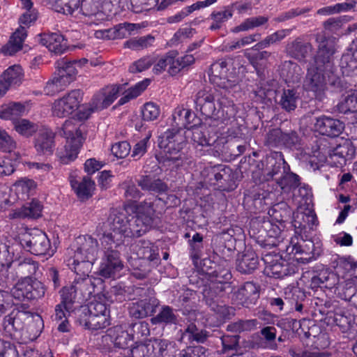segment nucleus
Listing matches in <instances>:
<instances>
[{
  "label": "nucleus",
  "instance_id": "obj_45",
  "mask_svg": "<svg viewBox=\"0 0 357 357\" xmlns=\"http://www.w3.org/2000/svg\"><path fill=\"white\" fill-rule=\"evenodd\" d=\"M272 136H280V140L287 146H296L299 144L300 138L296 132L290 133H282L279 130H273L268 135V139H271Z\"/></svg>",
  "mask_w": 357,
  "mask_h": 357
},
{
  "label": "nucleus",
  "instance_id": "obj_29",
  "mask_svg": "<svg viewBox=\"0 0 357 357\" xmlns=\"http://www.w3.org/2000/svg\"><path fill=\"white\" fill-rule=\"evenodd\" d=\"M268 21V17L266 16H257L246 18L239 25L234 27L231 31L237 33L241 31H248L255 28L263 26Z\"/></svg>",
  "mask_w": 357,
  "mask_h": 357
},
{
  "label": "nucleus",
  "instance_id": "obj_22",
  "mask_svg": "<svg viewBox=\"0 0 357 357\" xmlns=\"http://www.w3.org/2000/svg\"><path fill=\"white\" fill-rule=\"evenodd\" d=\"M26 37V31L24 27H19L12 35L9 42L1 48V52L4 54L8 55L15 54L22 49L23 42Z\"/></svg>",
  "mask_w": 357,
  "mask_h": 357
},
{
  "label": "nucleus",
  "instance_id": "obj_49",
  "mask_svg": "<svg viewBox=\"0 0 357 357\" xmlns=\"http://www.w3.org/2000/svg\"><path fill=\"white\" fill-rule=\"evenodd\" d=\"M261 35L259 33H254L246 36L241 39L227 43L225 46V49L227 52H231L236 49H240L244 46L250 45L251 43L258 40Z\"/></svg>",
  "mask_w": 357,
  "mask_h": 357
},
{
  "label": "nucleus",
  "instance_id": "obj_17",
  "mask_svg": "<svg viewBox=\"0 0 357 357\" xmlns=\"http://www.w3.org/2000/svg\"><path fill=\"white\" fill-rule=\"evenodd\" d=\"M107 108L104 98L99 91L96 93L89 103L82 105L77 114V117L81 120H86L93 112H99Z\"/></svg>",
  "mask_w": 357,
  "mask_h": 357
},
{
  "label": "nucleus",
  "instance_id": "obj_19",
  "mask_svg": "<svg viewBox=\"0 0 357 357\" xmlns=\"http://www.w3.org/2000/svg\"><path fill=\"white\" fill-rule=\"evenodd\" d=\"M157 305L158 301L155 298H146L132 303L129 308V312L132 317L141 319L152 314Z\"/></svg>",
  "mask_w": 357,
  "mask_h": 357
},
{
  "label": "nucleus",
  "instance_id": "obj_27",
  "mask_svg": "<svg viewBox=\"0 0 357 357\" xmlns=\"http://www.w3.org/2000/svg\"><path fill=\"white\" fill-rule=\"evenodd\" d=\"M205 126L203 125L192 126L185 130L187 139L190 137L192 142L197 145L202 146H210L209 139L204 135Z\"/></svg>",
  "mask_w": 357,
  "mask_h": 357
},
{
  "label": "nucleus",
  "instance_id": "obj_16",
  "mask_svg": "<svg viewBox=\"0 0 357 357\" xmlns=\"http://www.w3.org/2000/svg\"><path fill=\"white\" fill-rule=\"evenodd\" d=\"M128 328V324H122L108 330V335L116 347L125 349L133 340L132 330L129 331Z\"/></svg>",
  "mask_w": 357,
  "mask_h": 357
},
{
  "label": "nucleus",
  "instance_id": "obj_5",
  "mask_svg": "<svg viewBox=\"0 0 357 357\" xmlns=\"http://www.w3.org/2000/svg\"><path fill=\"white\" fill-rule=\"evenodd\" d=\"M21 245L28 252L42 255L49 254L51 245L45 233L38 229L25 230L19 236Z\"/></svg>",
  "mask_w": 357,
  "mask_h": 357
},
{
  "label": "nucleus",
  "instance_id": "obj_13",
  "mask_svg": "<svg viewBox=\"0 0 357 357\" xmlns=\"http://www.w3.org/2000/svg\"><path fill=\"white\" fill-rule=\"evenodd\" d=\"M31 314L32 313L28 311L13 310L3 319L4 329L10 333L14 331L22 333L27 319Z\"/></svg>",
  "mask_w": 357,
  "mask_h": 357
},
{
  "label": "nucleus",
  "instance_id": "obj_4",
  "mask_svg": "<svg viewBox=\"0 0 357 357\" xmlns=\"http://www.w3.org/2000/svg\"><path fill=\"white\" fill-rule=\"evenodd\" d=\"M187 141L185 130L173 128L167 130L160 137L159 146L167 153V158L176 166L183 165L187 160L183 153H180Z\"/></svg>",
  "mask_w": 357,
  "mask_h": 357
},
{
  "label": "nucleus",
  "instance_id": "obj_14",
  "mask_svg": "<svg viewBox=\"0 0 357 357\" xmlns=\"http://www.w3.org/2000/svg\"><path fill=\"white\" fill-rule=\"evenodd\" d=\"M44 328L43 320L38 314H33L27 319L24 329L21 333L22 339L24 342L33 341L40 335Z\"/></svg>",
  "mask_w": 357,
  "mask_h": 357
},
{
  "label": "nucleus",
  "instance_id": "obj_51",
  "mask_svg": "<svg viewBox=\"0 0 357 357\" xmlns=\"http://www.w3.org/2000/svg\"><path fill=\"white\" fill-rule=\"evenodd\" d=\"M354 3L348 1L339 3L334 6H330L318 10L317 13L320 15H330L341 12H345L353 9Z\"/></svg>",
  "mask_w": 357,
  "mask_h": 357
},
{
  "label": "nucleus",
  "instance_id": "obj_1",
  "mask_svg": "<svg viewBox=\"0 0 357 357\" xmlns=\"http://www.w3.org/2000/svg\"><path fill=\"white\" fill-rule=\"evenodd\" d=\"M158 218L154 204L142 202L135 206V215L127 218L123 213L113 211L108 218L109 231L100 238L103 256L99 268V273L105 278H115L123 268L119 253L116 248L126 239L139 237L145 234Z\"/></svg>",
  "mask_w": 357,
  "mask_h": 357
},
{
  "label": "nucleus",
  "instance_id": "obj_56",
  "mask_svg": "<svg viewBox=\"0 0 357 357\" xmlns=\"http://www.w3.org/2000/svg\"><path fill=\"white\" fill-rule=\"evenodd\" d=\"M103 300V298L99 297L98 299H95L91 302L89 305V314L109 315V311Z\"/></svg>",
  "mask_w": 357,
  "mask_h": 357
},
{
  "label": "nucleus",
  "instance_id": "obj_47",
  "mask_svg": "<svg viewBox=\"0 0 357 357\" xmlns=\"http://www.w3.org/2000/svg\"><path fill=\"white\" fill-rule=\"evenodd\" d=\"M14 129L24 136H31L38 130V126L29 120L20 119L14 121Z\"/></svg>",
  "mask_w": 357,
  "mask_h": 357
},
{
  "label": "nucleus",
  "instance_id": "obj_64",
  "mask_svg": "<svg viewBox=\"0 0 357 357\" xmlns=\"http://www.w3.org/2000/svg\"><path fill=\"white\" fill-rule=\"evenodd\" d=\"M169 61L170 59L169 54L158 58L154 57V66L153 68V72L156 75L162 73L164 70H166L167 67H168Z\"/></svg>",
  "mask_w": 357,
  "mask_h": 357
},
{
  "label": "nucleus",
  "instance_id": "obj_6",
  "mask_svg": "<svg viewBox=\"0 0 357 357\" xmlns=\"http://www.w3.org/2000/svg\"><path fill=\"white\" fill-rule=\"evenodd\" d=\"M83 93L79 89L72 90L61 98H58L52 104L53 116L64 118L77 110L82 101Z\"/></svg>",
  "mask_w": 357,
  "mask_h": 357
},
{
  "label": "nucleus",
  "instance_id": "obj_23",
  "mask_svg": "<svg viewBox=\"0 0 357 357\" xmlns=\"http://www.w3.org/2000/svg\"><path fill=\"white\" fill-rule=\"evenodd\" d=\"M26 113L25 106L20 102H10L1 106L0 118L3 120H10L14 123L17 118Z\"/></svg>",
  "mask_w": 357,
  "mask_h": 357
},
{
  "label": "nucleus",
  "instance_id": "obj_39",
  "mask_svg": "<svg viewBox=\"0 0 357 357\" xmlns=\"http://www.w3.org/2000/svg\"><path fill=\"white\" fill-rule=\"evenodd\" d=\"M155 38L151 35L131 38L124 43V47L132 50H141L153 45Z\"/></svg>",
  "mask_w": 357,
  "mask_h": 357
},
{
  "label": "nucleus",
  "instance_id": "obj_63",
  "mask_svg": "<svg viewBox=\"0 0 357 357\" xmlns=\"http://www.w3.org/2000/svg\"><path fill=\"white\" fill-rule=\"evenodd\" d=\"M310 10L309 8H297L291 9L285 13L280 14L278 17L275 18V21L278 22H284L288 20H290L296 16L303 15Z\"/></svg>",
  "mask_w": 357,
  "mask_h": 357
},
{
  "label": "nucleus",
  "instance_id": "obj_34",
  "mask_svg": "<svg viewBox=\"0 0 357 357\" xmlns=\"http://www.w3.org/2000/svg\"><path fill=\"white\" fill-rule=\"evenodd\" d=\"M177 317L174 314L173 309L169 306H163L157 315L151 318V321L153 324H174L176 323Z\"/></svg>",
  "mask_w": 357,
  "mask_h": 357
},
{
  "label": "nucleus",
  "instance_id": "obj_36",
  "mask_svg": "<svg viewBox=\"0 0 357 357\" xmlns=\"http://www.w3.org/2000/svg\"><path fill=\"white\" fill-rule=\"evenodd\" d=\"M139 257L157 264L159 259L158 249L149 241H142L137 252Z\"/></svg>",
  "mask_w": 357,
  "mask_h": 357
},
{
  "label": "nucleus",
  "instance_id": "obj_55",
  "mask_svg": "<svg viewBox=\"0 0 357 357\" xmlns=\"http://www.w3.org/2000/svg\"><path fill=\"white\" fill-rule=\"evenodd\" d=\"M29 287V299H38L45 296L46 289L41 282L30 278Z\"/></svg>",
  "mask_w": 357,
  "mask_h": 357
},
{
  "label": "nucleus",
  "instance_id": "obj_53",
  "mask_svg": "<svg viewBox=\"0 0 357 357\" xmlns=\"http://www.w3.org/2000/svg\"><path fill=\"white\" fill-rule=\"evenodd\" d=\"M184 335H187L190 340L196 341L197 342H204L207 337L206 332L204 330L197 328L193 324L188 326Z\"/></svg>",
  "mask_w": 357,
  "mask_h": 357
},
{
  "label": "nucleus",
  "instance_id": "obj_60",
  "mask_svg": "<svg viewBox=\"0 0 357 357\" xmlns=\"http://www.w3.org/2000/svg\"><path fill=\"white\" fill-rule=\"evenodd\" d=\"M277 330L273 326H266L261 330V334L264 338L268 342L267 347L272 350H275L278 348L276 343L273 342L276 337Z\"/></svg>",
  "mask_w": 357,
  "mask_h": 357
},
{
  "label": "nucleus",
  "instance_id": "obj_3",
  "mask_svg": "<svg viewBox=\"0 0 357 357\" xmlns=\"http://www.w3.org/2000/svg\"><path fill=\"white\" fill-rule=\"evenodd\" d=\"M83 120L70 118L65 121L59 128L58 133L66 140L63 151L59 152L61 163L67 165L75 160L86 135V126Z\"/></svg>",
  "mask_w": 357,
  "mask_h": 357
},
{
  "label": "nucleus",
  "instance_id": "obj_40",
  "mask_svg": "<svg viewBox=\"0 0 357 357\" xmlns=\"http://www.w3.org/2000/svg\"><path fill=\"white\" fill-rule=\"evenodd\" d=\"M110 324L109 315L89 314L84 325L89 329L98 330L105 328Z\"/></svg>",
  "mask_w": 357,
  "mask_h": 357
},
{
  "label": "nucleus",
  "instance_id": "obj_26",
  "mask_svg": "<svg viewBox=\"0 0 357 357\" xmlns=\"http://www.w3.org/2000/svg\"><path fill=\"white\" fill-rule=\"evenodd\" d=\"M195 102L206 115L211 114L215 110L214 96L211 92L206 90H201L197 93Z\"/></svg>",
  "mask_w": 357,
  "mask_h": 357
},
{
  "label": "nucleus",
  "instance_id": "obj_18",
  "mask_svg": "<svg viewBox=\"0 0 357 357\" xmlns=\"http://www.w3.org/2000/svg\"><path fill=\"white\" fill-rule=\"evenodd\" d=\"M35 148L40 155H51L54 149V134L50 130L39 132L35 140Z\"/></svg>",
  "mask_w": 357,
  "mask_h": 357
},
{
  "label": "nucleus",
  "instance_id": "obj_12",
  "mask_svg": "<svg viewBox=\"0 0 357 357\" xmlns=\"http://www.w3.org/2000/svg\"><path fill=\"white\" fill-rule=\"evenodd\" d=\"M314 128L317 132L321 135L334 137L338 136L342 132L344 129V125L337 119L323 116L316 119Z\"/></svg>",
  "mask_w": 357,
  "mask_h": 357
},
{
  "label": "nucleus",
  "instance_id": "obj_15",
  "mask_svg": "<svg viewBox=\"0 0 357 357\" xmlns=\"http://www.w3.org/2000/svg\"><path fill=\"white\" fill-rule=\"evenodd\" d=\"M266 264L264 273L268 277L282 278L288 275L287 263L279 256L273 258L270 255H266L264 258Z\"/></svg>",
  "mask_w": 357,
  "mask_h": 357
},
{
  "label": "nucleus",
  "instance_id": "obj_50",
  "mask_svg": "<svg viewBox=\"0 0 357 357\" xmlns=\"http://www.w3.org/2000/svg\"><path fill=\"white\" fill-rule=\"evenodd\" d=\"M258 2L259 0L239 1L233 3L229 7L233 10V12L236 10L240 15L250 14L253 7Z\"/></svg>",
  "mask_w": 357,
  "mask_h": 357
},
{
  "label": "nucleus",
  "instance_id": "obj_8",
  "mask_svg": "<svg viewBox=\"0 0 357 357\" xmlns=\"http://www.w3.org/2000/svg\"><path fill=\"white\" fill-rule=\"evenodd\" d=\"M228 62L221 59L213 63L210 69L211 82L217 86L230 91L237 86L238 80L236 77L229 78L227 75Z\"/></svg>",
  "mask_w": 357,
  "mask_h": 357
},
{
  "label": "nucleus",
  "instance_id": "obj_62",
  "mask_svg": "<svg viewBox=\"0 0 357 357\" xmlns=\"http://www.w3.org/2000/svg\"><path fill=\"white\" fill-rule=\"evenodd\" d=\"M61 8L59 11L65 14H72L78 6L79 0H51Z\"/></svg>",
  "mask_w": 357,
  "mask_h": 357
},
{
  "label": "nucleus",
  "instance_id": "obj_7",
  "mask_svg": "<svg viewBox=\"0 0 357 357\" xmlns=\"http://www.w3.org/2000/svg\"><path fill=\"white\" fill-rule=\"evenodd\" d=\"M98 241L90 236H79L75 245L68 251V255L74 253L75 260H88L94 262L98 255Z\"/></svg>",
  "mask_w": 357,
  "mask_h": 357
},
{
  "label": "nucleus",
  "instance_id": "obj_37",
  "mask_svg": "<svg viewBox=\"0 0 357 357\" xmlns=\"http://www.w3.org/2000/svg\"><path fill=\"white\" fill-rule=\"evenodd\" d=\"M172 116L176 126H183L188 128L190 126L191 119L195 118V114L189 109L183 107H177Z\"/></svg>",
  "mask_w": 357,
  "mask_h": 357
},
{
  "label": "nucleus",
  "instance_id": "obj_11",
  "mask_svg": "<svg viewBox=\"0 0 357 357\" xmlns=\"http://www.w3.org/2000/svg\"><path fill=\"white\" fill-rule=\"evenodd\" d=\"M69 181L72 188L77 197L82 199H89L95 189L94 182L88 176L79 178L77 172H73L69 176Z\"/></svg>",
  "mask_w": 357,
  "mask_h": 357
},
{
  "label": "nucleus",
  "instance_id": "obj_43",
  "mask_svg": "<svg viewBox=\"0 0 357 357\" xmlns=\"http://www.w3.org/2000/svg\"><path fill=\"white\" fill-rule=\"evenodd\" d=\"M355 154V148L349 141H345L337 146L333 150V155L340 158L345 162L353 158Z\"/></svg>",
  "mask_w": 357,
  "mask_h": 357
},
{
  "label": "nucleus",
  "instance_id": "obj_61",
  "mask_svg": "<svg viewBox=\"0 0 357 357\" xmlns=\"http://www.w3.org/2000/svg\"><path fill=\"white\" fill-rule=\"evenodd\" d=\"M111 151L116 158H123L129 154L130 146L125 141L117 142L112 146Z\"/></svg>",
  "mask_w": 357,
  "mask_h": 357
},
{
  "label": "nucleus",
  "instance_id": "obj_24",
  "mask_svg": "<svg viewBox=\"0 0 357 357\" xmlns=\"http://www.w3.org/2000/svg\"><path fill=\"white\" fill-rule=\"evenodd\" d=\"M258 258L252 252H246L236 260V269L242 273H250L257 268Z\"/></svg>",
  "mask_w": 357,
  "mask_h": 357
},
{
  "label": "nucleus",
  "instance_id": "obj_30",
  "mask_svg": "<svg viewBox=\"0 0 357 357\" xmlns=\"http://www.w3.org/2000/svg\"><path fill=\"white\" fill-rule=\"evenodd\" d=\"M42 212V206L37 200H33L29 204L24 206L20 209L16 211L13 215V218H36L40 216Z\"/></svg>",
  "mask_w": 357,
  "mask_h": 357
},
{
  "label": "nucleus",
  "instance_id": "obj_25",
  "mask_svg": "<svg viewBox=\"0 0 357 357\" xmlns=\"http://www.w3.org/2000/svg\"><path fill=\"white\" fill-rule=\"evenodd\" d=\"M70 84L68 79L57 70L53 77L46 84L44 91L47 95L53 96L63 91Z\"/></svg>",
  "mask_w": 357,
  "mask_h": 357
},
{
  "label": "nucleus",
  "instance_id": "obj_44",
  "mask_svg": "<svg viewBox=\"0 0 357 357\" xmlns=\"http://www.w3.org/2000/svg\"><path fill=\"white\" fill-rule=\"evenodd\" d=\"M297 99L298 96L294 89L284 90L280 100V104L284 109L290 112L294 110L296 107Z\"/></svg>",
  "mask_w": 357,
  "mask_h": 357
},
{
  "label": "nucleus",
  "instance_id": "obj_42",
  "mask_svg": "<svg viewBox=\"0 0 357 357\" xmlns=\"http://www.w3.org/2000/svg\"><path fill=\"white\" fill-rule=\"evenodd\" d=\"M124 89V85H109L100 90L107 107L114 102L119 93Z\"/></svg>",
  "mask_w": 357,
  "mask_h": 357
},
{
  "label": "nucleus",
  "instance_id": "obj_10",
  "mask_svg": "<svg viewBox=\"0 0 357 357\" xmlns=\"http://www.w3.org/2000/svg\"><path fill=\"white\" fill-rule=\"evenodd\" d=\"M36 184L34 181L23 178L17 181L10 188L9 197L5 199L4 203L11 205L18 200H25L31 192L35 190Z\"/></svg>",
  "mask_w": 357,
  "mask_h": 357
},
{
  "label": "nucleus",
  "instance_id": "obj_31",
  "mask_svg": "<svg viewBox=\"0 0 357 357\" xmlns=\"http://www.w3.org/2000/svg\"><path fill=\"white\" fill-rule=\"evenodd\" d=\"M23 73L20 66L14 65L9 67L2 75L1 79L10 88L19 85L22 80Z\"/></svg>",
  "mask_w": 357,
  "mask_h": 357
},
{
  "label": "nucleus",
  "instance_id": "obj_52",
  "mask_svg": "<svg viewBox=\"0 0 357 357\" xmlns=\"http://www.w3.org/2000/svg\"><path fill=\"white\" fill-rule=\"evenodd\" d=\"M143 119L147 121H154L160 114L159 106L154 102H146L142 109Z\"/></svg>",
  "mask_w": 357,
  "mask_h": 357
},
{
  "label": "nucleus",
  "instance_id": "obj_28",
  "mask_svg": "<svg viewBox=\"0 0 357 357\" xmlns=\"http://www.w3.org/2000/svg\"><path fill=\"white\" fill-rule=\"evenodd\" d=\"M138 185L144 190L154 192H162L167 190V185L158 178L150 175L142 176L138 181Z\"/></svg>",
  "mask_w": 357,
  "mask_h": 357
},
{
  "label": "nucleus",
  "instance_id": "obj_35",
  "mask_svg": "<svg viewBox=\"0 0 357 357\" xmlns=\"http://www.w3.org/2000/svg\"><path fill=\"white\" fill-rule=\"evenodd\" d=\"M338 109L342 113L357 112V91H347L339 103Z\"/></svg>",
  "mask_w": 357,
  "mask_h": 357
},
{
  "label": "nucleus",
  "instance_id": "obj_32",
  "mask_svg": "<svg viewBox=\"0 0 357 357\" xmlns=\"http://www.w3.org/2000/svg\"><path fill=\"white\" fill-rule=\"evenodd\" d=\"M149 83V79H144L137 83L132 87L125 90V91L123 93V97H121L119 100V105H123L130 100L139 96L147 88Z\"/></svg>",
  "mask_w": 357,
  "mask_h": 357
},
{
  "label": "nucleus",
  "instance_id": "obj_33",
  "mask_svg": "<svg viewBox=\"0 0 357 357\" xmlns=\"http://www.w3.org/2000/svg\"><path fill=\"white\" fill-rule=\"evenodd\" d=\"M312 50V45L309 43H302L298 40H296L287 45V51L292 56L297 59L301 60L311 52Z\"/></svg>",
  "mask_w": 357,
  "mask_h": 357
},
{
  "label": "nucleus",
  "instance_id": "obj_58",
  "mask_svg": "<svg viewBox=\"0 0 357 357\" xmlns=\"http://www.w3.org/2000/svg\"><path fill=\"white\" fill-rule=\"evenodd\" d=\"M61 303L73 307V304L77 294V287L75 285L64 287L61 292Z\"/></svg>",
  "mask_w": 357,
  "mask_h": 357
},
{
  "label": "nucleus",
  "instance_id": "obj_2",
  "mask_svg": "<svg viewBox=\"0 0 357 357\" xmlns=\"http://www.w3.org/2000/svg\"><path fill=\"white\" fill-rule=\"evenodd\" d=\"M318 51L314 62L307 68L303 86L307 91L320 94L326 88L327 80L333 74L332 56L335 52L334 42L327 37L324 31L315 35Z\"/></svg>",
  "mask_w": 357,
  "mask_h": 357
},
{
  "label": "nucleus",
  "instance_id": "obj_48",
  "mask_svg": "<svg viewBox=\"0 0 357 357\" xmlns=\"http://www.w3.org/2000/svg\"><path fill=\"white\" fill-rule=\"evenodd\" d=\"M68 266L73 270L77 275H85L89 272L90 268L93 262L88 260H75V256L70 257L68 259Z\"/></svg>",
  "mask_w": 357,
  "mask_h": 357
},
{
  "label": "nucleus",
  "instance_id": "obj_46",
  "mask_svg": "<svg viewBox=\"0 0 357 357\" xmlns=\"http://www.w3.org/2000/svg\"><path fill=\"white\" fill-rule=\"evenodd\" d=\"M233 15V10L229 6L224 8L223 10L213 12L211 14V18L213 20L211 25V29L215 30L219 29L222 24L230 19Z\"/></svg>",
  "mask_w": 357,
  "mask_h": 357
},
{
  "label": "nucleus",
  "instance_id": "obj_41",
  "mask_svg": "<svg viewBox=\"0 0 357 357\" xmlns=\"http://www.w3.org/2000/svg\"><path fill=\"white\" fill-rule=\"evenodd\" d=\"M291 33L290 29H281L266 36L264 40L258 43L255 47L257 49L266 48L271 45L275 44Z\"/></svg>",
  "mask_w": 357,
  "mask_h": 357
},
{
  "label": "nucleus",
  "instance_id": "obj_9",
  "mask_svg": "<svg viewBox=\"0 0 357 357\" xmlns=\"http://www.w3.org/2000/svg\"><path fill=\"white\" fill-rule=\"evenodd\" d=\"M317 224V215L314 211L309 207L305 208L299 207L294 214L293 225L297 234H306L312 230Z\"/></svg>",
  "mask_w": 357,
  "mask_h": 357
},
{
  "label": "nucleus",
  "instance_id": "obj_38",
  "mask_svg": "<svg viewBox=\"0 0 357 357\" xmlns=\"http://www.w3.org/2000/svg\"><path fill=\"white\" fill-rule=\"evenodd\" d=\"M29 282V277H25L23 280L19 281L10 291L13 298L18 301L30 300Z\"/></svg>",
  "mask_w": 357,
  "mask_h": 357
},
{
  "label": "nucleus",
  "instance_id": "obj_54",
  "mask_svg": "<svg viewBox=\"0 0 357 357\" xmlns=\"http://www.w3.org/2000/svg\"><path fill=\"white\" fill-rule=\"evenodd\" d=\"M17 147L15 141L8 133L0 128V150L3 152H11Z\"/></svg>",
  "mask_w": 357,
  "mask_h": 357
},
{
  "label": "nucleus",
  "instance_id": "obj_21",
  "mask_svg": "<svg viewBox=\"0 0 357 357\" xmlns=\"http://www.w3.org/2000/svg\"><path fill=\"white\" fill-rule=\"evenodd\" d=\"M40 41L50 52L55 54H62L67 49L63 36L58 33L44 34Z\"/></svg>",
  "mask_w": 357,
  "mask_h": 357
},
{
  "label": "nucleus",
  "instance_id": "obj_20",
  "mask_svg": "<svg viewBox=\"0 0 357 357\" xmlns=\"http://www.w3.org/2000/svg\"><path fill=\"white\" fill-rule=\"evenodd\" d=\"M234 296L242 305L252 303L259 297L258 288L253 282H245L234 292Z\"/></svg>",
  "mask_w": 357,
  "mask_h": 357
},
{
  "label": "nucleus",
  "instance_id": "obj_57",
  "mask_svg": "<svg viewBox=\"0 0 357 357\" xmlns=\"http://www.w3.org/2000/svg\"><path fill=\"white\" fill-rule=\"evenodd\" d=\"M154 62V57L153 56H145L137 61L134 62L130 66V71L131 73H140L143 70L148 69Z\"/></svg>",
  "mask_w": 357,
  "mask_h": 357
},
{
  "label": "nucleus",
  "instance_id": "obj_59",
  "mask_svg": "<svg viewBox=\"0 0 357 357\" xmlns=\"http://www.w3.org/2000/svg\"><path fill=\"white\" fill-rule=\"evenodd\" d=\"M76 63L77 61L68 62L58 69L59 73L63 75L64 77H66L70 83L75 79L77 74L75 67Z\"/></svg>",
  "mask_w": 357,
  "mask_h": 357
}]
</instances>
